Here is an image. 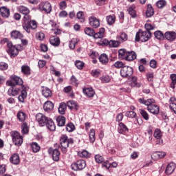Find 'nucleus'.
I'll return each mask as SVG.
<instances>
[{
    "label": "nucleus",
    "mask_w": 176,
    "mask_h": 176,
    "mask_svg": "<svg viewBox=\"0 0 176 176\" xmlns=\"http://www.w3.org/2000/svg\"><path fill=\"white\" fill-rule=\"evenodd\" d=\"M28 87H22V89L18 88V87H10L8 90V96L10 97H15L18 96V101L19 102L24 103L25 100L27 98V91L28 90Z\"/></svg>",
    "instance_id": "nucleus-1"
},
{
    "label": "nucleus",
    "mask_w": 176,
    "mask_h": 176,
    "mask_svg": "<svg viewBox=\"0 0 176 176\" xmlns=\"http://www.w3.org/2000/svg\"><path fill=\"white\" fill-rule=\"evenodd\" d=\"M36 121L41 127L46 126L47 129L50 131H54L56 129L55 124L51 118H49L45 115L41 113H38L36 115Z\"/></svg>",
    "instance_id": "nucleus-2"
},
{
    "label": "nucleus",
    "mask_w": 176,
    "mask_h": 176,
    "mask_svg": "<svg viewBox=\"0 0 176 176\" xmlns=\"http://www.w3.org/2000/svg\"><path fill=\"white\" fill-rule=\"evenodd\" d=\"M138 102L140 104L146 106L147 110L149 113H152L154 116L159 114L160 107L157 104H153L154 103H155V100L154 98L144 99V98H140L138 99Z\"/></svg>",
    "instance_id": "nucleus-3"
},
{
    "label": "nucleus",
    "mask_w": 176,
    "mask_h": 176,
    "mask_svg": "<svg viewBox=\"0 0 176 176\" xmlns=\"http://www.w3.org/2000/svg\"><path fill=\"white\" fill-rule=\"evenodd\" d=\"M3 43H6L7 50L6 52L8 54L11 58L16 57L19 54V50L15 45H13L12 43L8 40V38H5L2 40Z\"/></svg>",
    "instance_id": "nucleus-4"
},
{
    "label": "nucleus",
    "mask_w": 176,
    "mask_h": 176,
    "mask_svg": "<svg viewBox=\"0 0 176 176\" xmlns=\"http://www.w3.org/2000/svg\"><path fill=\"white\" fill-rule=\"evenodd\" d=\"M151 31H143L142 30H139V31L136 33L135 36V41L136 42H147L151 37Z\"/></svg>",
    "instance_id": "nucleus-5"
},
{
    "label": "nucleus",
    "mask_w": 176,
    "mask_h": 176,
    "mask_svg": "<svg viewBox=\"0 0 176 176\" xmlns=\"http://www.w3.org/2000/svg\"><path fill=\"white\" fill-rule=\"evenodd\" d=\"M60 144L62 147V152L66 153L69 144H74V140L72 138H69L67 135H62L60 138Z\"/></svg>",
    "instance_id": "nucleus-6"
},
{
    "label": "nucleus",
    "mask_w": 176,
    "mask_h": 176,
    "mask_svg": "<svg viewBox=\"0 0 176 176\" xmlns=\"http://www.w3.org/2000/svg\"><path fill=\"white\" fill-rule=\"evenodd\" d=\"M10 135L12 137V142L16 146H19L23 144V137L20 135L19 132L13 131L10 133Z\"/></svg>",
    "instance_id": "nucleus-7"
},
{
    "label": "nucleus",
    "mask_w": 176,
    "mask_h": 176,
    "mask_svg": "<svg viewBox=\"0 0 176 176\" xmlns=\"http://www.w3.org/2000/svg\"><path fill=\"white\" fill-rule=\"evenodd\" d=\"M86 162L85 160H78L76 162H73V164H72L71 167L72 169L74 171H80V170H82L83 169L85 168L86 167Z\"/></svg>",
    "instance_id": "nucleus-8"
},
{
    "label": "nucleus",
    "mask_w": 176,
    "mask_h": 176,
    "mask_svg": "<svg viewBox=\"0 0 176 176\" xmlns=\"http://www.w3.org/2000/svg\"><path fill=\"white\" fill-rule=\"evenodd\" d=\"M38 10L42 12L50 14L52 12V6L47 1L43 2L38 5Z\"/></svg>",
    "instance_id": "nucleus-9"
},
{
    "label": "nucleus",
    "mask_w": 176,
    "mask_h": 176,
    "mask_svg": "<svg viewBox=\"0 0 176 176\" xmlns=\"http://www.w3.org/2000/svg\"><path fill=\"white\" fill-rule=\"evenodd\" d=\"M134 72V70L133 69V67H131L129 66H125L122 68L120 70V74L122 77L123 78H129L131 76H133V73Z\"/></svg>",
    "instance_id": "nucleus-10"
},
{
    "label": "nucleus",
    "mask_w": 176,
    "mask_h": 176,
    "mask_svg": "<svg viewBox=\"0 0 176 176\" xmlns=\"http://www.w3.org/2000/svg\"><path fill=\"white\" fill-rule=\"evenodd\" d=\"M89 25L94 28H98L100 27V19H98L96 16H89Z\"/></svg>",
    "instance_id": "nucleus-11"
},
{
    "label": "nucleus",
    "mask_w": 176,
    "mask_h": 176,
    "mask_svg": "<svg viewBox=\"0 0 176 176\" xmlns=\"http://www.w3.org/2000/svg\"><path fill=\"white\" fill-rule=\"evenodd\" d=\"M176 165L174 162H170V164H168V165L166 167L164 173L166 175H171L173 172L175 170Z\"/></svg>",
    "instance_id": "nucleus-12"
},
{
    "label": "nucleus",
    "mask_w": 176,
    "mask_h": 176,
    "mask_svg": "<svg viewBox=\"0 0 176 176\" xmlns=\"http://www.w3.org/2000/svg\"><path fill=\"white\" fill-rule=\"evenodd\" d=\"M164 37L168 41H175L176 40V32L173 31L166 32L164 34Z\"/></svg>",
    "instance_id": "nucleus-13"
},
{
    "label": "nucleus",
    "mask_w": 176,
    "mask_h": 176,
    "mask_svg": "<svg viewBox=\"0 0 176 176\" xmlns=\"http://www.w3.org/2000/svg\"><path fill=\"white\" fill-rule=\"evenodd\" d=\"M49 154L52 155L53 160L55 162H58L60 160V151L57 149H52L50 148L48 150Z\"/></svg>",
    "instance_id": "nucleus-14"
},
{
    "label": "nucleus",
    "mask_w": 176,
    "mask_h": 176,
    "mask_svg": "<svg viewBox=\"0 0 176 176\" xmlns=\"http://www.w3.org/2000/svg\"><path fill=\"white\" fill-rule=\"evenodd\" d=\"M67 107L70 110H76V111H78V109H79L78 103L76 101L74 100H71L67 101Z\"/></svg>",
    "instance_id": "nucleus-15"
},
{
    "label": "nucleus",
    "mask_w": 176,
    "mask_h": 176,
    "mask_svg": "<svg viewBox=\"0 0 176 176\" xmlns=\"http://www.w3.org/2000/svg\"><path fill=\"white\" fill-rule=\"evenodd\" d=\"M10 36L12 39H19V40H21L24 37V35L20 32V31H18V30H12L11 32H10Z\"/></svg>",
    "instance_id": "nucleus-16"
},
{
    "label": "nucleus",
    "mask_w": 176,
    "mask_h": 176,
    "mask_svg": "<svg viewBox=\"0 0 176 176\" xmlns=\"http://www.w3.org/2000/svg\"><path fill=\"white\" fill-rule=\"evenodd\" d=\"M10 162L14 165H18L20 163V157L14 153L10 157Z\"/></svg>",
    "instance_id": "nucleus-17"
},
{
    "label": "nucleus",
    "mask_w": 176,
    "mask_h": 176,
    "mask_svg": "<svg viewBox=\"0 0 176 176\" xmlns=\"http://www.w3.org/2000/svg\"><path fill=\"white\" fill-rule=\"evenodd\" d=\"M43 109L45 112H50L54 109V104L50 101H46L43 104Z\"/></svg>",
    "instance_id": "nucleus-18"
},
{
    "label": "nucleus",
    "mask_w": 176,
    "mask_h": 176,
    "mask_svg": "<svg viewBox=\"0 0 176 176\" xmlns=\"http://www.w3.org/2000/svg\"><path fill=\"white\" fill-rule=\"evenodd\" d=\"M79 39L78 38H73L69 42V48L71 50H74L76 49V46L78 44Z\"/></svg>",
    "instance_id": "nucleus-19"
},
{
    "label": "nucleus",
    "mask_w": 176,
    "mask_h": 176,
    "mask_svg": "<svg viewBox=\"0 0 176 176\" xmlns=\"http://www.w3.org/2000/svg\"><path fill=\"white\" fill-rule=\"evenodd\" d=\"M104 44L109 45V47L111 48H117L120 45V41H104Z\"/></svg>",
    "instance_id": "nucleus-20"
},
{
    "label": "nucleus",
    "mask_w": 176,
    "mask_h": 176,
    "mask_svg": "<svg viewBox=\"0 0 176 176\" xmlns=\"http://www.w3.org/2000/svg\"><path fill=\"white\" fill-rule=\"evenodd\" d=\"M0 13L2 17L8 19L10 16V11L6 7L0 8Z\"/></svg>",
    "instance_id": "nucleus-21"
},
{
    "label": "nucleus",
    "mask_w": 176,
    "mask_h": 176,
    "mask_svg": "<svg viewBox=\"0 0 176 176\" xmlns=\"http://www.w3.org/2000/svg\"><path fill=\"white\" fill-rule=\"evenodd\" d=\"M50 44L54 47H58L60 45V38L58 36H52L50 38Z\"/></svg>",
    "instance_id": "nucleus-22"
},
{
    "label": "nucleus",
    "mask_w": 176,
    "mask_h": 176,
    "mask_svg": "<svg viewBox=\"0 0 176 176\" xmlns=\"http://www.w3.org/2000/svg\"><path fill=\"white\" fill-rule=\"evenodd\" d=\"M56 122L59 127H63L66 124V118L63 116H59L56 118Z\"/></svg>",
    "instance_id": "nucleus-23"
},
{
    "label": "nucleus",
    "mask_w": 176,
    "mask_h": 176,
    "mask_svg": "<svg viewBox=\"0 0 176 176\" xmlns=\"http://www.w3.org/2000/svg\"><path fill=\"white\" fill-rule=\"evenodd\" d=\"M116 38L118 40V41H120V43H123L128 40V35L126 34V33L122 32L120 33V35H118L116 36Z\"/></svg>",
    "instance_id": "nucleus-24"
},
{
    "label": "nucleus",
    "mask_w": 176,
    "mask_h": 176,
    "mask_svg": "<svg viewBox=\"0 0 176 176\" xmlns=\"http://www.w3.org/2000/svg\"><path fill=\"white\" fill-rule=\"evenodd\" d=\"M129 131L127 126L122 122H120L118 124V131L120 134H124V133L127 132Z\"/></svg>",
    "instance_id": "nucleus-25"
},
{
    "label": "nucleus",
    "mask_w": 176,
    "mask_h": 176,
    "mask_svg": "<svg viewBox=\"0 0 176 176\" xmlns=\"http://www.w3.org/2000/svg\"><path fill=\"white\" fill-rule=\"evenodd\" d=\"M42 95L45 98H48L52 97V92L50 88H47V87H43V90H42Z\"/></svg>",
    "instance_id": "nucleus-26"
},
{
    "label": "nucleus",
    "mask_w": 176,
    "mask_h": 176,
    "mask_svg": "<svg viewBox=\"0 0 176 176\" xmlns=\"http://www.w3.org/2000/svg\"><path fill=\"white\" fill-rule=\"evenodd\" d=\"M135 58H137V54L135 52H127L126 56L125 58L126 60L131 61L135 60Z\"/></svg>",
    "instance_id": "nucleus-27"
},
{
    "label": "nucleus",
    "mask_w": 176,
    "mask_h": 176,
    "mask_svg": "<svg viewBox=\"0 0 176 176\" xmlns=\"http://www.w3.org/2000/svg\"><path fill=\"white\" fill-rule=\"evenodd\" d=\"M83 93L88 97L92 98L95 95V91L93 88H85L83 89Z\"/></svg>",
    "instance_id": "nucleus-28"
},
{
    "label": "nucleus",
    "mask_w": 176,
    "mask_h": 176,
    "mask_svg": "<svg viewBox=\"0 0 176 176\" xmlns=\"http://www.w3.org/2000/svg\"><path fill=\"white\" fill-rule=\"evenodd\" d=\"M67 104L65 102H60L58 107V113L60 115H65L67 111Z\"/></svg>",
    "instance_id": "nucleus-29"
},
{
    "label": "nucleus",
    "mask_w": 176,
    "mask_h": 176,
    "mask_svg": "<svg viewBox=\"0 0 176 176\" xmlns=\"http://www.w3.org/2000/svg\"><path fill=\"white\" fill-rule=\"evenodd\" d=\"M104 32H105L104 28H100V30H99V32L94 33V38H95V39L102 38L104 36Z\"/></svg>",
    "instance_id": "nucleus-30"
},
{
    "label": "nucleus",
    "mask_w": 176,
    "mask_h": 176,
    "mask_svg": "<svg viewBox=\"0 0 176 176\" xmlns=\"http://www.w3.org/2000/svg\"><path fill=\"white\" fill-rule=\"evenodd\" d=\"M10 80L14 81V83L16 85H22L23 83V80L16 76H11Z\"/></svg>",
    "instance_id": "nucleus-31"
},
{
    "label": "nucleus",
    "mask_w": 176,
    "mask_h": 176,
    "mask_svg": "<svg viewBox=\"0 0 176 176\" xmlns=\"http://www.w3.org/2000/svg\"><path fill=\"white\" fill-rule=\"evenodd\" d=\"M16 9L22 14H29L30 12V10L23 6H19Z\"/></svg>",
    "instance_id": "nucleus-32"
},
{
    "label": "nucleus",
    "mask_w": 176,
    "mask_h": 176,
    "mask_svg": "<svg viewBox=\"0 0 176 176\" xmlns=\"http://www.w3.org/2000/svg\"><path fill=\"white\" fill-rule=\"evenodd\" d=\"M154 15V10L153 6L151 4L147 6V10L146 12V16L149 18Z\"/></svg>",
    "instance_id": "nucleus-33"
},
{
    "label": "nucleus",
    "mask_w": 176,
    "mask_h": 176,
    "mask_svg": "<svg viewBox=\"0 0 176 176\" xmlns=\"http://www.w3.org/2000/svg\"><path fill=\"white\" fill-rule=\"evenodd\" d=\"M21 72L26 76L31 74L30 67L28 65H22V67H21Z\"/></svg>",
    "instance_id": "nucleus-34"
},
{
    "label": "nucleus",
    "mask_w": 176,
    "mask_h": 176,
    "mask_svg": "<svg viewBox=\"0 0 176 176\" xmlns=\"http://www.w3.org/2000/svg\"><path fill=\"white\" fill-rule=\"evenodd\" d=\"M17 119L19 122H23L26 118V113L23 111H19L16 115Z\"/></svg>",
    "instance_id": "nucleus-35"
},
{
    "label": "nucleus",
    "mask_w": 176,
    "mask_h": 176,
    "mask_svg": "<svg viewBox=\"0 0 176 176\" xmlns=\"http://www.w3.org/2000/svg\"><path fill=\"white\" fill-rule=\"evenodd\" d=\"M166 155L165 152H160L157 151L153 154V157H154L156 160L162 159Z\"/></svg>",
    "instance_id": "nucleus-36"
},
{
    "label": "nucleus",
    "mask_w": 176,
    "mask_h": 176,
    "mask_svg": "<svg viewBox=\"0 0 176 176\" xmlns=\"http://www.w3.org/2000/svg\"><path fill=\"white\" fill-rule=\"evenodd\" d=\"M84 32L86 35L89 36H94L95 31L93 28L87 27L84 29Z\"/></svg>",
    "instance_id": "nucleus-37"
},
{
    "label": "nucleus",
    "mask_w": 176,
    "mask_h": 176,
    "mask_svg": "<svg viewBox=\"0 0 176 176\" xmlns=\"http://www.w3.org/2000/svg\"><path fill=\"white\" fill-rule=\"evenodd\" d=\"M99 61H100L103 65H106L109 62L107 55L106 54H100V56H99Z\"/></svg>",
    "instance_id": "nucleus-38"
},
{
    "label": "nucleus",
    "mask_w": 176,
    "mask_h": 176,
    "mask_svg": "<svg viewBox=\"0 0 176 176\" xmlns=\"http://www.w3.org/2000/svg\"><path fill=\"white\" fill-rule=\"evenodd\" d=\"M154 36L155 38L159 41H162L164 38V35L163 32L160 30H157L154 32Z\"/></svg>",
    "instance_id": "nucleus-39"
},
{
    "label": "nucleus",
    "mask_w": 176,
    "mask_h": 176,
    "mask_svg": "<svg viewBox=\"0 0 176 176\" xmlns=\"http://www.w3.org/2000/svg\"><path fill=\"white\" fill-rule=\"evenodd\" d=\"M107 21L108 25H113L116 21L115 15H108L107 16Z\"/></svg>",
    "instance_id": "nucleus-40"
},
{
    "label": "nucleus",
    "mask_w": 176,
    "mask_h": 176,
    "mask_svg": "<svg viewBox=\"0 0 176 176\" xmlns=\"http://www.w3.org/2000/svg\"><path fill=\"white\" fill-rule=\"evenodd\" d=\"M140 113L141 114L142 117L144 118V120H149V115L146 111L143 109H140Z\"/></svg>",
    "instance_id": "nucleus-41"
},
{
    "label": "nucleus",
    "mask_w": 176,
    "mask_h": 176,
    "mask_svg": "<svg viewBox=\"0 0 176 176\" xmlns=\"http://www.w3.org/2000/svg\"><path fill=\"white\" fill-rule=\"evenodd\" d=\"M128 52L124 49L118 51V56L121 59H126Z\"/></svg>",
    "instance_id": "nucleus-42"
},
{
    "label": "nucleus",
    "mask_w": 176,
    "mask_h": 176,
    "mask_svg": "<svg viewBox=\"0 0 176 176\" xmlns=\"http://www.w3.org/2000/svg\"><path fill=\"white\" fill-rule=\"evenodd\" d=\"M170 80H172V82H170V88L175 89V85H176V74H170Z\"/></svg>",
    "instance_id": "nucleus-43"
},
{
    "label": "nucleus",
    "mask_w": 176,
    "mask_h": 176,
    "mask_svg": "<svg viewBox=\"0 0 176 176\" xmlns=\"http://www.w3.org/2000/svg\"><path fill=\"white\" fill-rule=\"evenodd\" d=\"M131 81V87H141L142 84L140 82H137V77H132Z\"/></svg>",
    "instance_id": "nucleus-44"
},
{
    "label": "nucleus",
    "mask_w": 176,
    "mask_h": 176,
    "mask_svg": "<svg viewBox=\"0 0 176 176\" xmlns=\"http://www.w3.org/2000/svg\"><path fill=\"white\" fill-rule=\"evenodd\" d=\"M125 116H126L129 118L133 119L137 117V113L133 111H126L125 113Z\"/></svg>",
    "instance_id": "nucleus-45"
},
{
    "label": "nucleus",
    "mask_w": 176,
    "mask_h": 176,
    "mask_svg": "<svg viewBox=\"0 0 176 176\" xmlns=\"http://www.w3.org/2000/svg\"><path fill=\"white\" fill-rule=\"evenodd\" d=\"M28 25L32 28V30H36L37 28V22L35 20H30L28 21Z\"/></svg>",
    "instance_id": "nucleus-46"
},
{
    "label": "nucleus",
    "mask_w": 176,
    "mask_h": 176,
    "mask_svg": "<svg viewBox=\"0 0 176 176\" xmlns=\"http://www.w3.org/2000/svg\"><path fill=\"white\" fill-rule=\"evenodd\" d=\"M153 136L156 138V139H160L162 137V133L160 129H155L154 133H153Z\"/></svg>",
    "instance_id": "nucleus-47"
},
{
    "label": "nucleus",
    "mask_w": 176,
    "mask_h": 176,
    "mask_svg": "<svg viewBox=\"0 0 176 176\" xmlns=\"http://www.w3.org/2000/svg\"><path fill=\"white\" fill-rule=\"evenodd\" d=\"M77 19L80 20V23H84L85 19L84 18V12H78L76 14Z\"/></svg>",
    "instance_id": "nucleus-48"
},
{
    "label": "nucleus",
    "mask_w": 176,
    "mask_h": 176,
    "mask_svg": "<svg viewBox=\"0 0 176 176\" xmlns=\"http://www.w3.org/2000/svg\"><path fill=\"white\" fill-rule=\"evenodd\" d=\"M66 130H67V131H69V132L74 131V130H75V125L73 123H72V122L68 123L66 125Z\"/></svg>",
    "instance_id": "nucleus-49"
},
{
    "label": "nucleus",
    "mask_w": 176,
    "mask_h": 176,
    "mask_svg": "<svg viewBox=\"0 0 176 176\" xmlns=\"http://www.w3.org/2000/svg\"><path fill=\"white\" fill-rule=\"evenodd\" d=\"M128 12L129 15L133 18V19H135L137 18V14L135 12V10L134 9H133V8H129L128 9Z\"/></svg>",
    "instance_id": "nucleus-50"
},
{
    "label": "nucleus",
    "mask_w": 176,
    "mask_h": 176,
    "mask_svg": "<svg viewBox=\"0 0 176 176\" xmlns=\"http://www.w3.org/2000/svg\"><path fill=\"white\" fill-rule=\"evenodd\" d=\"M31 146L34 153L38 152L41 149V147L39 146V145L36 142H33Z\"/></svg>",
    "instance_id": "nucleus-51"
},
{
    "label": "nucleus",
    "mask_w": 176,
    "mask_h": 176,
    "mask_svg": "<svg viewBox=\"0 0 176 176\" xmlns=\"http://www.w3.org/2000/svg\"><path fill=\"white\" fill-rule=\"evenodd\" d=\"M156 5L158 8H163L166 6V2L164 0H160L157 2Z\"/></svg>",
    "instance_id": "nucleus-52"
},
{
    "label": "nucleus",
    "mask_w": 176,
    "mask_h": 176,
    "mask_svg": "<svg viewBox=\"0 0 176 176\" xmlns=\"http://www.w3.org/2000/svg\"><path fill=\"white\" fill-rule=\"evenodd\" d=\"M36 37L37 40L42 41L45 38V34L43 32H38L36 33Z\"/></svg>",
    "instance_id": "nucleus-53"
},
{
    "label": "nucleus",
    "mask_w": 176,
    "mask_h": 176,
    "mask_svg": "<svg viewBox=\"0 0 176 176\" xmlns=\"http://www.w3.org/2000/svg\"><path fill=\"white\" fill-rule=\"evenodd\" d=\"M78 155L80 157H89V153L87 151H82L81 152H79L78 153Z\"/></svg>",
    "instance_id": "nucleus-54"
},
{
    "label": "nucleus",
    "mask_w": 176,
    "mask_h": 176,
    "mask_svg": "<svg viewBox=\"0 0 176 176\" xmlns=\"http://www.w3.org/2000/svg\"><path fill=\"white\" fill-rule=\"evenodd\" d=\"M75 65L78 69H82L85 65V63L80 60L75 61Z\"/></svg>",
    "instance_id": "nucleus-55"
},
{
    "label": "nucleus",
    "mask_w": 176,
    "mask_h": 176,
    "mask_svg": "<svg viewBox=\"0 0 176 176\" xmlns=\"http://www.w3.org/2000/svg\"><path fill=\"white\" fill-rule=\"evenodd\" d=\"M8 64L5 62L0 63V70L5 71L8 69Z\"/></svg>",
    "instance_id": "nucleus-56"
},
{
    "label": "nucleus",
    "mask_w": 176,
    "mask_h": 176,
    "mask_svg": "<svg viewBox=\"0 0 176 176\" xmlns=\"http://www.w3.org/2000/svg\"><path fill=\"white\" fill-rule=\"evenodd\" d=\"M114 66L118 69H120V68L122 69L124 67H125V65L122 61H117L114 63Z\"/></svg>",
    "instance_id": "nucleus-57"
},
{
    "label": "nucleus",
    "mask_w": 176,
    "mask_h": 176,
    "mask_svg": "<svg viewBox=\"0 0 176 176\" xmlns=\"http://www.w3.org/2000/svg\"><path fill=\"white\" fill-rule=\"evenodd\" d=\"M95 161H96V162L101 164L104 162V158L102 156L100 155H95Z\"/></svg>",
    "instance_id": "nucleus-58"
},
{
    "label": "nucleus",
    "mask_w": 176,
    "mask_h": 176,
    "mask_svg": "<svg viewBox=\"0 0 176 176\" xmlns=\"http://www.w3.org/2000/svg\"><path fill=\"white\" fill-rule=\"evenodd\" d=\"M144 28L146 29V32H150V30H153L155 27L150 23H145Z\"/></svg>",
    "instance_id": "nucleus-59"
},
{
    "label": "nucleus",
    "mask_w": 176,
    "mask_h": 176,
    "mask_svg": "<svg viewBox=\"0 0 176 176\" xmlns=\"http://www.w3.org/2000/svg\"><path fill=\"white\" fill-rule=\"evenodd\" d=\"M67 7V4L65 1H61L59 4V9L61 10H65Z\"/></svg>",
    "instance_id": "nucleus-60"
},
{
    "label": "nucleus",
    "mask_w": 176,
    "mask_h": 176,
    "mask_svg": "<svg viewBox=\"0 0 176 176\" xmlns=\"http://www.w3.org/2000/svg\"><path fill=\"white\" fill-rule=\"evenodd\" d=\"M169 109H170L171 111H173L175 114H176V103L175 102L169 103Z\"/></svg>",
    "instance_id": "nucleus-61"
},
{
    "label": "nucleus",
    "mask_w": 176,
    "mask_h": 176,
    "mask_svg": "<svg viewBox=\"0 0 176 176\" xmlns=\"http://www.w3.org/2000/svg\"><path fill=\"white\" fill-rule=\"evenodd\" d=\"M146 79L148 82H152L153 81V78H154V74L153 73H148L146 74Z\"/></svg>",
    "instance_id": "nucleus-62"
},
{
    "label": "nucleus",
    "mask_w": 176,
    "mask_h": 176,
    "mask_svg": "<svg viewBox=\"0 0 176 176\" xmlns=\"http://www.w3.org/2000/svg\"><path fill=\"white\" fill-rule=\"evenodd\" d=\"M71 82L74 86L78 85V80L76 79V78L74 76H72L71 77Z\"/></svg>",
    "instance_id": "nucleus-63"
},
{
    "label": "nucleus",
    "mask_w": 176,
    "mask_h": 176,
    "mask_svg": "<svg viewBox=\"0 0 176 176\" xmlns=\"http://www.w3.org/2000/svg\"><path fill=\"white\" fill-rule=\"evenodd\" d=\"M149 65H150V67L153 69H156L157 68V61L155 60H151L150 62H149Z\"/></svg>",
    "instance_id": "nucleus-64"
}]
</instances>
